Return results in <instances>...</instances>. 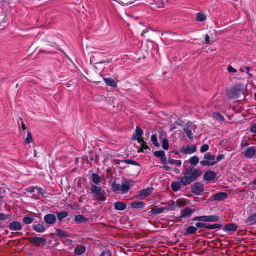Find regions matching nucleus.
Masks as SVG:
<instances>
[{"label": "nucleus", "instance_id": "nucleus-1", "mask_svg": "<svg viewBox=\"0 0 256 256\" xmlns=\"http://www.w3.org/2000/svg\"><path fill=\"white\" fill-rule=\"evenodd\" d=\"M202 174V172L194 167H190L186 169L184 176L180 177V180L183 184V186H186L191 184Z\"/></svg>", "mask_w": 256, "mask_h": 256}, {"label": "nucleus", "instance_id": "nucleus-2", "mask_svg": "<svg viewBox=\"0 0 256 256\" xmlns=\"http://www.w3.org/2000/svg\"><path fill=\"white\" fill-rule=\"evenodd\" d=\"M90 190L92 193L94 195L96 200L98 202H104L106 200V194L105 190L100 186L92 185Z\"/></svg>", "mask_w": 256, "mask_h": 256}, {"label": "nucleus", "instance_id": "nucleus-3", "mask_svg": "<svg viewBox=\"0 0 256 256\" xmlns=\"http://www.w3.org/2000/svg\"><path fill=\"white\" fill-rule=\"evenodd\" d=\"M204 160L200 162V164L203 166H214L217 164V162H215L216 156L212 154L210 152H208L204 156Z\"/></svg>", "mask_w": 256, "mask_h": 256}, {"label": "nucleus", "instance_id": "nucleus-4", "mask_svg": "<svg viewBox=\"0 0 256 256\" xmlns=\"http://www.w3.org/2000/svg\"><path fill=\"white\" fill-rule=\"evenodd\" d=\"M220 220V217L217 216H196L192 219L193 221L202 222H216Z\"/></svg>", "mask_w": 256, "mask_h": 256}, {"label": "nucleus", "instance_id": "nucleus-5", "mask_svg": "<svg viewBox=\"0 0 256 256\" xmlns=\"http://www.w3.org/2000/svg\"><path fill=\"white\" fill-rule=\"evenodd\" d=\"M26 239L33 246L36 247H39L41 244L45 245L46 244V240L44 237L38 238H28Z\"/></svg>", "mask_w": 256, "mask_h": 256}, {"label": "nucleus", "instance_id": "nucleus-6", "mask_svg": "<svg viewBox=\"0 0 256 256\" xmlns=\"http://www.w3.org/2000/svg\"><path fill=\"white\" fill-rule=\"evenodd\" d=\"M194 212V210H192L190 208H186L181 210L180 216L178 218L180 220H182L183 218H190Z\"/></svg>", "mask_w": 256, "mask_h": 256}, {"label": "nucleus", "instance_id": "nucleus-7", "mask_svg": "<svg viewBox=\"0 0 256 256\" xmlns=\"http://www.w3.org/2000/svg\"><path fill=\"white\" fill-rule=\"evenodd\" d=\"M191 190L193 194L199 195L204 191V186L200 183H196L192 186Z\"/></svg>", "mask_w": 256, "mask_h": 256}, {"label": "nucleus", "instance_id": "nucleus-8", "mask_svg": "<svg viewBox=\"0 0 256 256\" xmlns=\"http://www.w3.org/2000/svg\"><path fill=\"white\" fill-rule=\"evenodd\" d=\"M256 154V146H252L248 148L244 153V156L252 158Z\"/></svg>", "mask_w": 256, "mask_h": 256}, {"label": "nucleus", "instance_id": "nucleus-9", "mask_svg": "<svg viewBox=\"0 0 256 256\" xmlns=\"http://www.w3.org/2000/svg\"><path fill=\"white\" fill-rule=\"evenodd\" d=\"M144 132L142 129L138 126H136L135 132L134 134L133 139L134 140H137L138 142L142 140L143 138H142V136Z\"/></svg>", "mask_w": 256, "mask_h": 256}, {"label": "nucleus", "instance_id": "nucleus-10", "mask_svg": "<svg viewBox=\"0 0 256 256\" xmlns=\"http://www.w3.org/2000/svg\"><path fill=\"white\" fill-rule=\"evenodd\" d=\"M213 200L214 201H222L228 198V194L226 192H219L216 194L212 195Z\"/></svg>", "mask_w": 256, "mask_h": 256}, {"label": "nucleus", "instance_id": "nucleus-11", "mask_svg": "<svg viewBox=\"0 0 256 256\" xmlns=\"http://www.w3.org/2000/svg\"><path fill=\"white\" fill-rule=\"evenodd\" d=\"M152 190L153 188H148L142 190L138 193V196L141 199H144L152 194Z\"/></svg>", "mask_w": 256, "mask_h": 256}, {"label": "nucleus", "instance_id": "nucleus-12", "mask_svg": "<svg viewBox=\"0 0 256 256\" xmlns=\"http://www.w3.org/2000/svg\"><path fill=\"white\" fill-rule=\"evenodd\" d=\"M196 151V146H183L180 150V152L182 153H184L185 154H192L195 152Z\"/></svg>", "mask_w": 256, "mask_h": 256}, {"label": "nucleus", "instance_id": "nucleus-13", "mask_svg": "<svg viewBox=\"0 0 256 256\" xmlns=\"http://www.w3.org/2000/svg\"><path fill=\"white\" fill-rule=\"evenodd\" d=\"M216 177V174L212 171H208L205 173L204 176V178L206 181H212L214 180Z\"/></svg>", "mask_w": 256, "mask_h": 256}, {"label": "nucleus", "instance_id": "nucleus-14", "mask_svg": "<svg viewBox=\"0 0 256 256\" xmlns=\"http://www.w3.org/2000/svg\"><path fill=\"white\" fill-rule=\"evenodd\" d=\"M9 228L10 230H20L22 228V225L18 222H13L10 224Z\"/></svg>", "mask_w": 256, "mask_h": 256}, {"label": "nucleus", "instance_id": "nucleus-15", "mask_svg": "<svg viewBox=\"0 0 256 256\" xmlns=\"http://www.w3.org/2000/svg\"><path fill=\"white\" fill-rule=\"evenodd\" d=\"M180 179V177L177 178L178 182H172L171 184V188L174 192H176L180 190L181 189V186H183Z\"/></svg>", "mask_w": 256, "mask_h": 256}, {"label": "nucleus", "instance_id": "nucleus-16", "mask_svg": "<svg viewBox=\"0 0 256 256\" xmlns=\"http://www.w3.org/2000/svg\"><path fill=\"white\" fill-rule=\"evenodd\" d=\"M44 220L48 224H52L56 222V217L53 214H47L44 216Z\"/></svg>", "mask_w": 256, "mask_h": 256}, {"label": "nucleus", "instance_id": "nucleus-17", "mask_svg": "<svg viewBox=\"0 0 256 256\" xmlns=\"http://www.w3.org/2000/svg\"><path fill=\"white\" fill-rule=\"evenodd\" d=\"M33 230L38 233H44L46 228L43 224H38L33 226Z\"/></svg>", "mask_w": 256, "mask_h": 256}, {"label": "nucleus", "instance_id": "nucleus-18", "mask_svg": "<svg viewBox=\"0 0 256 256\" xmlns=\"http://www.w3.org/2000/svg\"><path fill=\"white\" fill-rule=\"evenodd\" d=\"M131 206L134 209L142 210L145 207V204L142 202L135 201L132 202Z\"/></svg>", "mask_w": 256, "mask_h": 256}, {"label": "nucleus", "instance_id": "nucleus-19", "mask_svg": "<svg viewBox=\"0 0 256 256\" xmlns=\"http://www.w3.org/2000/svg\"><path fill=\"white\" fill-rule=\"evenodd\" d=\"M130 186L129 182L124 181L121 184V192L123 194L127 193L130 190Z\"/></svg>", "mask_w": 256, "mask_h": 256}, {"label": "nucleus", "instance_id": "nucleus-20", "mask_svg": "<svg viewBox=\"0 0 256 256\" xmlns=\"http://www.w3.org/2000/svg\"><path fill=\"white\" fill-rule=\"evenodd\" d=\"M56 234L60 238H65L68 236V233L60 228H58L56 231Z\"/></svg>", "mask_w": 256, "mask_h": 256}, {"label": "nucleus", "instance_id": "nucleus-21", "mask_svg": "<svg viewBox=\"0 0 256 256\" xmlns=\"http://www.w3.org/2000/svg\"><path fill=\"white\" fill-rule=\"evenodd\" d=\"M243 92L240 88H234L232 90V98H238L239 96L242 94Z\"/></svg>", "mask_w": 256, "mask_h": 256}, {"label": "nucleus", "instance_id": "nucleus-22", "mask_svg": "<svg viewBox=\"0 0 256 256\" xmlns=\"http://www.w3.org/2000/svg\"><path fill=\"white\" fill-rule=\"evenodd\" d=\"M114 208L118 210H124L126 208V204L124 202H117L115 204Z\"/></svg>", "mask_w": 256, "mask_h": 256}, {"label": "nucleus", "instance_id": "nucleus-23", "mask_svg": "<svg viewBox=\"0 0 256 256\" xmlns=\"http://www.w3.org/2000/svg\"><path fill=\"white\" fill-rule=\"evenodd\" d=\"M246 223L249 225H254L256 224V213L250 216L246 220Z\"/></svg>", "mask_w": 256, "mask_h": 256}, {"label": "nucleus", "instance_id": "nucleus-24", "mask_svg": "<svg viewBox=\"0 0 256 256\" xmlns=\"http://www.w3.org/2000/svg\"><path fill=\"white\" fill-rule=\"evenodd\" d=\"M104 81L107 86H112L114 88L117 87L116 82L112 78H104Z\"/></svg>", "mask_w": 256, "mask_h": 256}, {"label": "nucleus", "instance_id": "nucleus-25", "mask_svg": "<svg viewBox=\"0 0 256 256\" xmlns=\"http://www.w3.org/2000/svg\"><path fill=\"white\" fill-rule=\"evenodd\" d=\"M86 252V248L82 246H77L74 250V253L77 255H82Z\"/></svg>", "mask_w": 256, "mask_h": 256}, {"label": "nucleus", "instance_id": "nucleus-26", "mask_svg": "<svg viewBox=\"0 0 256 256\" xmlns=\"http://www.w3.org/2000/svg\"><path fill=\"white\" fill-rule=\"evenodd\" d=\"M238 228L236 224H229L225 226V230L228 232H235L237 230Z\"/></svg>", "mask_w": 256, "mask_h": 256}, {"label": "nucleus", "instance_id": "nucleus-27", "mask_svg": "<svg viewBox=\"0 0 256 256\" xmlns=\"http://www.w3.org/2000/svg\"><path fill=\"white\" fill-rule=\"evenodd\" d=\"M197 230V228H196L194 226H190L187 228L185 235L188 236L190 234H194L196 233Z\"/></svg>", "mask_w": 256, "mask_h": 256}, {"label": "nucleus", "instance_id": "nucleus-28", "mask_svg": "<svg viewBox=\"0 0 256 256\" xmlns=\"http://www.w3.org/2000/svg\"><path fill=\"white\" fill-rule=\"evenodd\" d=\"M92 182L96 184V186H98L100 184L101 182V178L98 174H92Z\"/></svg>", "mask_w": 256, "mask_h": 256}, {"label": "nucleus", "instance_id": "nucleus-29", "mask_svg": "<svg viewBox=\"0 0 256 256\" xmlns=\"http://www.w3.org/2000/svg\"><path fill=\"white\" fill-rule=\"evenodd\" d=\"M74 220L77 224L86 222L88 220L86 218L82 215L76 216L74 218Z\"/></svg>", "mask_w": 256, "mask_h": 256}, {"label": "nucleus", "instance_id": "nucleus-30", "mask_svg": "<svg viewBox=\"0 0 256 256\" xmlns=\"http://www.w3.org/2000/svg\"><path fill=\"white\" fill-rule=\"evenodd\" d=\"M165 210H168L170 208H152V212L155 214H160L164 212Z\"/></svg>", "mask_w": 256, "mask_h": 256}, {"label": "nucleus", "instance_id": "nucleus-31", "mask_svg": "<svg viewBox=\"0 0 256 256\" xmlns=\"http://www.w3.org/2000/svg\"><path fill=\"white\" fill-rule=\"evenodd\" d=\"M58 218L59 220H62L63 219L67 218L68 216V212H62L56 213Z\"/></svg>", "mask_w": 256, "mask_h": 256}, {"label": "nucleus", "instance_id": "nucleus-32", "mask_svg": "<svg viewBox=\"0 0 256 256\" xmlns=\"http://www.w3.org/2000/svg\"><path fill=\"white\" fill-rule=\"evenodd\" d=\"M168 164L172 165H176L178 166H180L182 165V161L180 160H175L172 158H169L168 160Z\"/></svg>", "mask_w": 256, "mask_h": 256}, {"label": "nucleus", "instance_id": "nucleus-33", "mask_svg": "<svg viewBox=\"0 0 256 256\" xmlns=\"http://www.w3.org/2000/svg\"><path fill=\"white\" fill-rule=\"evenodd\" d=\"M222 226L220 224H207L206 229L208 230H216V229H220Z\"/></svg>", "mask_w": 256, "mask_h": 256}, {"label": "nucleus", "instance_id": "nucleus-34", "mask_svg": "<svg viewBox=\"0 0 256 256\" xmlns=\"http://www.w3.org/2000/svg\"><path fill=\"white\" fill-rule=\"evenodd\" d=\"M212 116L216 120L218 121L222 122L225 120L224 116L222 114L218 112H214L212 114Z\"/></svg>", "mask_w": 256, "mask_h": 256}, {"label": "nucleus", "instance_id": "nucleus-35", "mask_svg": "<svg viewBox=\"0 0 256 256\" xmlns=\"http://www.w3.org/2000/svg\"><path fill=\"white\" fill-rule=\"evenodd\" d=\"M138 143L140 144L142 148L138 150V152H144V150H147L148 148V146H147L146 143L144 140L138 142Z\"/></svg>", "mask_w": 256, "mask_h": 256}, {"label": "nucleus", "instance_id": "nucleus-36", "mask_svg": "<svg viewBox=\"0 0 256 256\" xmlns=\"http://www.w3.org/2000/svg\"><path fill=\"white\" fill-rule=\"evenodd\" d=\"M176 205L179 208H182L186 206V202L182 199H178L176 202Z\"/></svg>", "mask_w": 256, "mask_h": 256}, {"label": "nucleus", "instance_id": "nucleus-37", "mask_svg": "<svg viewBox=\"0 0 256 256\" xmlns=\"http://www.w3.org/2000/svg\"><path fill=\"white\" fill-rule=\"evenodd\" d=\"M199 162V158L196 156H194L190 160V163L192 165L196 166Z\"/></svg>", "mask_w": 256, "mask_h": 256}, {"label": "nucleus", "instance_id": "nucleus-38", "mask_svg": "<svg viewBox=\"0 0 256 256\" xmlns=\"http://www.w3.org/2000/svg\"><path fill=\"white\" fill-rule=\"evenodd\" d=\"M162 147L164 150H168L169 148V142L167 139L164 138L162 142Z\"/></svg>", "mask_w": 256, "mask_h": 256}, {"label": "nucleus", "instance_id": "nucleus-39", "mask_svg": "<svg viewBox=\"0 0 256 256\" xmlns=\"http://www.w3.org/2000/svg\"><path fill=\"white\" fill-rule=\"evenodd\" d=\"M154 156L156 158H162L164 156H166L165 152L162 150L156 151L154 152Z\"/></svg>", "mask_w": 256, "mask_h": 256}, {"label": "nucleus", "instance_id": "nucleus-40", "mask_svg": "<svg viewBox=\"0 0 256 256\" xmlns=\"http://www.w3.org/2000/svg\"><path fill=\"white\" fill-rule=\"evenodd\" d=\"M152 142L154 146L158 147L159 146V144L158 141L157 136L156 134H153L151 138Z\"/></svg>", "mask_w": 256, "mask_h": 256}, {"label": "nucleus", "instance_id": "nucleus-41", "mask_svg": "<svg viewBox=\"0 0 256 256\" xmlns=\"http://www.w3.org/2000/svg\"><path fill=\"white\" fill-rule=\"evenodd\" d=\"M196 19L198 21L202 22L206 20V17L204 14L198 13L197 14Z\"/></svg>", "mask_w": 256, "mask_h": 256}, {"label": "nucleus", "instance_id": "nucleus-42", "mask_svg": "<svg viewBox=\"0 0 256 256\" xmlns=\"http://www.w3.org/2000/svg\"><path fill=\"white\" fill-rule=\"evenodd\" d=\"M112 188L114 192H121V185L120 184L114 183L112 185Z\"/></svg>", "mask_w": 256, "mask_h": 256}, {"label": "nucleus", "instance_id": "nucleus-43", "mask_svg": "<svg viewBox=\"0 0 256 256\" xmlns=\"http://www.w3.org/2000/svg\"><path fill=\"white\" fill-rule=\"evenodd\" d=\"M34 221V218L30 217H24L23 218L24 222L26 224H30Z\"/></svg>", "mask_w": 256, "mask_h": 256}, {"label": "nucleus", "instance_id": "nucleus-44", "mask_svg": "<svg viewBox=\"0 0 256 256\" xmlns=\"http://www.w3.org/2000/svg\"><path fill=\"white\" fill-rule=\"evenodd\" d=\"M25 142L27 144H30L33 142L32 135L30 132H28L27 138L26 139Z\"/></svg>", "mask_w": 256, "mask_h": 256}, {"label": "nucleus", "instance_id": "nucleus-45", "mask_svg": "<svg viewBox=\"0 0 256 256\" xmlns=\"http://www.w3.org/2000/svg\"><path fill=\"white\" fill-rule=\"evenodd\" d=\"M124 162L126 164H132V165H134V166H138V162H135L134 160H125L124 161Z\"/></svg>", "mask_w": 256, "mask_h": 256}, {"label": "nucleus", "instance_id": "nucleus-46", "mask_svg": "<svg viewBox=\"0 0 256 256\" xmlns=\"http://www.w3.org/2000/svg\"><path fill=\"white\" fill-rule=\"evenodd\" d=\"M209 149V146L208 144H204L200 148L201 152L203 153L207 152Z\"/></svg>", "mask_w": 256, "mask_h": 256}, {"label": "nucleus", "instance_id": "nucleus-47", "mask_svg": "<svg viewBox=\"0 0 256 256\" xmlns=\"http://www.w3.org/2000/svg\"><path fill=\"white\" fill-rule=\"evenodd\" d=\"M196 226L198 228H206L207 224L201 222H197L196 224Z\"/></svg>", "mask_w": 256, "mask_h": 256}, {"label": "nucleus", "instance_id": "nucleus-48", "mask_svg": "<svg viewBox=\"0 0 256 256\" xmlns=\"http://www.w3.org/2000/svg\"><path fill=\"white\" fill-rule=\"evenodd\" d=\"M250 145V144L246 140H242L240 146L241 148L242 149L243 148H245L246 146H248Z\"/></svg>", "mask_w": 256, "mask_h": 256}, {"label": "nucleus", "instance_id": "nucleus-49", "mask_svg": "<svg viewBox=\"0 0 256 256\" xmlns=\"http://www.w3.org/2000/svg\"><path fill=\"white\" fill-rule=\"evenodd\" d=\"M100 256H112L111 252L109 250H106L103 252L102 253Z\"/></svg>", "mask_w": 256, "mask_h": 256}, {"label": "nucleus", "instance_id": "nucleus-50", "mask_svg": "<svg viewBox=\"0 0 256 256\" xmlns=\"http://www.w3.org/2000/svg\"><path fill=\"white\" fill-rule=\"evenodd\" d=\"M224 154H220L216 158V160H215V162H217V163L221 161L222 160L224 159Z\"/></svg>", "mask_w": 256, "mask_h": 256}, {"label": "nucleus", "instance_id": "nucleus-51", "mask_svg": "<svg viewBox=\"0 0 256 256\" xmlns=\"http://www.w3.org/2000/svg\"><path fill=\"white\" fill-rule=\"evenodd\" d=\"M228 72H230V73H236L237 72L236 69L230 66H228Z\"/></svg>", "mask_w": 256, "mask_h": 256}, {"label": "nucleus", "instance_id": "nucleus-52", "mask_svg": "<svg viewBox=\"0 0 256 256\" xmlns=\"http://www.w3.org/2000/svg\"><path fill=\"white\" fill-rule=\"evenodd\" d=\"M210 38L208 34H206V38H205V44H210Z\"/></svg>", "mask_w": 256, "mask_h": 256}, {"label": "nucleus", "instance_id": "nucleus-53", "mask_svg": "<svg viewBox=\"0 0 256 256\" xmlns=\"http://www.w3.org/2000/svg\"><path fill=\"white\" fill-rule=\"evenodd\" d=\"M160 160L162 163L164 164V165L168 164V160H167V158L166 156L162 158H161Z\"/></svg>", "mask_w": 256, "mask_h": 256}, {"label": "nucleus", "instance_id": "nucleus-54", "mask_svg": "<svg viewBox=\"0 0 256 256\" xmlns=\"http://www.w3.org/2000/svg\"><path fill=\"white\" fill-rule=\"evenodd\" d=\"M8 218V216L4 214H0V220H5Z\"/></svg>", "mask_w": 256, "mask_h": 256}, {"label": "nucleus", "instance_id": "nucleus-55", "mask_svg": "<svg viewBox=\"0 0 256 256\" xmlns=\"http://www.w3.org/2000/svg\"><path fill=\"white\" fill-rule=\"evenodd\" d=\"M162 168L164 170H166L168 171V172H170L172 170L170 166H167V164L164 165V166H162Z\"/></svg>", "mask_w": 256, "mask_h": 256}, {"label": "nucleus", "instance_id": "nucleus-56", "mask_svg": "<svg viewBox=\"0 0 256 256\" xmlns=\"http://www.w3.org/2000/svg\"><path fill=\"white\" fill-rule=\"evenodd\" d=\"M250 130L252 132L256 134V124L252 126Z\"/></svg>", "mask_w": 256, "mask_h": 256}, {"label": "nucleus", "instance_id": "nucleus-57", "mask_svg": "<svg viewBox=\"0 0 256 256\" xmlns=\"http://www.w3.org/2000/svg\"><path fill=\"white\" fill-rule=\"evenodd\" d=\"M34 190H35L34 187H30L28 188L27 191L29 192L32 193V192H34Z\"/></svg>", "mask_w": 256, "mask_h": 256}, {"label": "nucleus", "instance_id": "nucleus-58", "mask_svg": "<svg viewBox=\"0 0 256 256\" xmlns=\"http://www.w3.org/2000/svg\"><path fill=\"white\" fill-rule=\"evenodd\" d=\"M186 135H187V136H188L189 138H192V132H190V131L188 132H186Z\"/></svg>", "mask_w": 256, "mask_h": 256}, {"label": "nucleus", "instance_id": "nucleus-59", "mask_svg": "<svg viewBox=\"0 0 256 256\" xmlns=\"http://www.w3.org/2000/svg\"><path fill=\"white\" fill-rule=\"evenodd\" d=\"M22 128L24 130H26V128L25 124H24L23 122H22Z\"/></svg>", "mask_w": 256, "mask_h": 256}, {"label": "nucleus", "instance_id": "nucleus-60", "mask_svg": "<svg viewBox=\"0 0 256 256\" xmlns=\"http://www.w3.org/2000/svg\"><path fill=\"white\" fill-rule=\"evenodd\" d=\"M246 70L247 71L248 74L250 75V76H251V74L249 73V71L250 70V68L249 67L247 66V67L246 68Z\"/></svg>", "mask_w": 256, "mask_h": 256}, {"label": "nucleus", "instance_id": "nucleus-61", "mask_svg": "<svg viewBox=\"0 0 256 256\" xmlns=\"http://www.w3.org/2000/svg\"><path fill=\"white\" fill-rule=\"evenodd\" d=\"M174 170L178 174L180 173V171L177 168H175Z\"/></svg>", "mask_w": 256, "mask_h": 256}, {"label": "nucleus", "instance_id": "nucleus-62", "mask_svg": "<svg viewBox=\"0 0 256 256\" xmlns=\"http://www.w3.org/2000/svg\"><path fill=\"white\" fill-rule=\"evenodd\" d=\"M252 185H256V178L254 181H252Z\"/></svg>", "mask_w": 256, "mask_h": 256}, {"label": "nucleus", "instance_id": "nucleus-63", "mask_svg": "<svg viewBox=\"0 0 256 256\" xmlns=\"http://www.w3.org/2000/svg\"><path fill=\"white\" fill-rule=\"evenodd\" d=\"M159 7H162V8H164V4L163 2L162 3V4H159Z\"/></svg>", "mask_w": 256, "mask_h": 256}, {"label": "nucleus", "instance_id": "nucleus-64", "mask_svg": "<svg viewBox=\"0 0 256 256\" xmlns=\"http://www.w3.org/2000/svg\"><path fill=\"white\" fill-rule=\"evenodd\" d=\"M146 32H147L145 30H144L143 32L142 33V36H144V34H146Z\"/></svg>", "mask_w": 256, "mask_h": 256}]
</instances>
